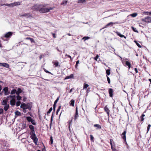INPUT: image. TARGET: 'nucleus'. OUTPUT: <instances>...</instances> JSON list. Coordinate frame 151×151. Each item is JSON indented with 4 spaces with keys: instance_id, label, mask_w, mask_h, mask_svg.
<instances>
[{
    "instance_id": "obj_15",
    "label": "nucleus",
    "mask_w": 151,
    "mask_h": 151,
    "mask_svg": "<svg viewBox=\"0 0 151 151\" xmlns=\"http://www.w3.org/2000/svg\"><path fill=\"white\" fill-rule=\"evenodd\" d=\"M1 66H3L7 68H8L9 67V65L8 64L6 63H1Z\"/></svg>"
},
{
    "instance_id": "obj_21",
    "label": "nucleus",
    "mask_w": 151,
    "mask_h": 151,
    "mask_svg": "<svg viewBox=\"0 0 151 151\" xmlns=\"http://www.w3.org/2000/svg\"><path fill=\"white\" fill-rule=\"evenodd\" d=\"M26 119L29 122H31L33 120V119L30 116H27L26 117Z\"/></svg>"
},
{
    "instance_id": "obj_62",
    "label": "nucleus",
    "mask_w": 151,
    "mask_h": 151,
    "mask_svg": "<svg viewBox=\"0 0 151 151\" xmlns=\"http://www.w3.org/2000/svg\"><path fill=\"white\" fill-rule=\"evenodd\" d=\"M73 89H74V88H72L69 91V93H71Z\"/></svg>"
},
{
    "instance_id": "obj_13",
    "label": "nucleus",
    "mask_w": 151,
    "mask_h": 151,
    "mask_svg": "<svg viewBox=\"0 0 151 151\" xmlns=\"http://www.w3.org/2000/svg\"><path fill=\"white\" fill-rule=\"evenodd\" d=\"M16 104V100L15 99H11L10 101V104L12 106H14Z\"/></svg>"
},
{
    "instance_id": "obj_45",
    "label": "nucleus",
    "mask_w": 151,
    "mask_h": 151,
    "mask_svg": "<svg viewBox=\"0 0 151 151\" xmlns=\"http://www.w3.org/2000/svg\"><path fill=\"white\" fill-rule=\"evenodd\" d=\"M131 16L133 17H136L137 15V13H133L131 15Z\"/></svg>"
},
{
    "instance_id": "obj_24",
    "label": "nucleus",
    "mask_w": 151,
    "mask_h": 151,
    "mask_svg": "<svg viewBox=\"0 0 151 151\" xmlns=\"http://www.w3.org/2000/svg\"><path fill=\"white\" fill-rule=\"evenodd\" d=\"M13 4V5H14V6H17L19 5H20V3L19 2H14L13 3H12Z\"/></svg>"
},
{
    "instance_id": "obj_38",
    "label": "nucleus",
    "mask_w": 151,
    "mask_h": 151,
    "mask_svg": "<svg viewBox=\"0 0 151 151\" xmlns=\"http://www.w3.org/2000/svg\"><path fill=\"white\" fill-rule=\"evenodd\" d=\"M52 107H51L50 109L49 110V111L47 112V115H48L52 111Z\"/></svg>"
},
{
    "instance_id": "obj_12",
    "label": "nucleus",
    "mask_w": 151,
    "mask_h": 151,
    "mask_svg": "<svg viewBox=\"0 0 151 151\" xmlns=\"http://www.w3.org/2000/svg\"><path fill=\"white\" fill-rule=\"evenodd\" d=\"M8 101V99H5L3 100L2 102H1V105L4 106L7 105V102Z\"/></svg>"
},
{
    "instance_id": "obj_1",
    "label": "nucleus",
    "mask_w": 151,
    "mask_h": 151,
    "mask_svg": "<svg viewBox=\"0 0 151 151\" xmlns=\"http://www.w3.org/2000/svg\"><path fill=\"white\" fill-rule=\"evenodd\" d=\"M29 128L30 129V137L33 140L35 144L36 145H37L38 139L35 134L34 127L31 124L29 125Z\"/></svg>"
},
{
    "instance_id": "obj_28",
    "label": "nucleus",
    "mask_w": 151,
    "mask_h": 151,
    "mask_svg": "<svg viewBox=\"0 0 151 151\" xmlns=\"http://www.w3.org/2000/svg\"><path fill=\"white\" fill-rule=\"evenodd\" d=\"M125 63L128 66L129 69H130L131 67V64L128 61H126Z\"/></svg>"
},
{
    "instance_id": "obj_17",
    "label": "nucleus",
    "mask_w": 151,
    "mask_h": 151,
    "mask_svg": "<svg viewBox=\"0 0 151 151\" xmlns=\"http://www.w3.org/2000/svg\"><path fill=\"white\" fill-rule=\"evenodd\" d=\"M21 127L20 128L21 129H25L26 127V124L25 123H22L21 124V125L20 126Z\"/></svg>"
},
{
    "instance_id": "obj_37",
    "label": "nucleus",
    "mask_w": 151,
    "mask_h": 151,
    "mask_svg": "<svg viewBox=\"0 0 151 151\" xmlns=\"http://www.w3.org/2000/svg\"><path fill=\"white\" fill-rule=\"evenodd\" d=\"M131 28L134 31V32H138V31L137 30L136 28H134L133 27H132Z\"/></svg>"
},
{
    "instance_id": "obj_40",
    "label": "nucleus",
    "mask_w": 151,
    "mask_h": 151,
    "mask_svg": "<svg viewBox=\"0 0 151 151\" xmlns=\"http://www.w3.org/2000/svg\"><path fill=\"white\" fill-rule=\"evenodd\" d=\"M90 39V37H84L83 38V39L84 40V41L86 40H88Z\"/></svg>"
},
{
    "instance_id": "obj_3",
    "label": "nucleus",
    "mask_w": 151,
    "mask_h": 151,
    "mask_svg": "<svg viewBox=\"0 0 151 151\" xmlns=\"http://www.w3.org/2000/svg\"><path fill=\"white\" fill-rule=\"evenodd\" d=\"M110 143L111 145V149L112 151H118L115 147V144L112 139L110 140Z\"/></svg>"
},
{
    "instance_id": "obj_55",
    "label": "nucleus",
    "mask_w": 151,
    "mask_h": 151,
    "mask_svg": "<svg viewBox=\"0 0 151 151\" xmlns=\"http://www.w3.org/2000/svg\"><path fill=\"white\" fill-rule=\"evenodd\" d=\"M116 33L117 35H118L119 36H120V35H121V33L118 32H116Z\"/></svg>"
},
{
    "instance_id": "obj_48",
    "label": "nucleus",
    "mask_w": 151,
    "mask_h": 151,
    "mask_svg": "<svg viewBox=\"0 0 151 151\" xmlns=\"http://www.w3.org/2000/svg\"><path fill=\"white\" fill-rule=\"evenodd\" d=\"M50 142L51 144H52L53 142V139L52 137V136L50 137Z\"/></svg>"
},
{
    "instance_id": "obj_58",
    "label": "nucleus",
    "mask_w": 151,
    "mask_h": 151,
    "mask_svg": "<svg viewBox=\"0 0 151 151\" xmlns=\"http://www.w3.org/2000/svg\"><path fill=\"white\" fill-rule=\"evenodd\" d=\"M52 35H53V37L54 38H56V36H55V35L54 33H52Z\"/></svg>"
},
{
    "instance_id": "obj_44",
    "label": "nucleus",
    "mask_w": 151,
    "mask_h": 151,
    "mask_svg": "<svg viewBox=\"0 0 151 151\" xmlns=\"http://www.w3.org/2000/svg\"><path fill=\"white\" fill-rule=\"evenodd\" d=\"M134 42L136 43L137 45L139 47H141V46L140 45L139 43H138L136 41H134Z\"/></svg>"
},
{
    "instance_id": "obj_30",
    "label": "nucleus",
    "mask_w": 151,
    "mask_h": 151,
    "mask_svg": "<svg viewBox=\"0 0 151 151\" xmlns=\"http://www.w3.org/2000/svg\"><path fill=\"white\" fill-rule=\"evenodd\" d=\"M17 99L18 101H19L21 99L22 97L19 96V95H17L16 96Z\"/></svg>"
},
{
    "instance_id": "obj_22",
    "label": "nucleus",
    "mask_w": 151,
    "mask_h": 151,
    "mask_svg": "<svg viewBox=\"0 0 151 151\" xmlns=\"http://www.w3.org/2000/svg\"><path fill=\"white\" fill-rule=\"evenodd\" d=\"M94 127H97V129H101V126L99 124H95L94 125Z\"/></svg>"
},
{
    "instance_id": "obj_49",
    "label": "nucleus",
    "mask_w": 151,
    "mask_h": 151,
    "mask_svg": "<svg viewBox=\"0 0 151 151\" xmlns=\"http://www.w3.org/2000/svg\"><path fill=\"white\" fill-rule=\"evenodd\" d=\"M89 86V85L88 84H84L83 88H86Z\"/></svg>"
},
{
    "instance_id": "obj_60",
    "label": "nucleus",
    "mask_w": 151,
    "mask_h": 151,
    "mask_svg": "<svg viewBox=\"0 0 151 151\" xmlns=\"http://www.w3.org/2000/svg\"><path fill=\"white\" fill-rule=\"evenodd\" d=\"M30 40L31 41V42H34V40L32 38H31V39Z\"/></svg>"
},
{
    "instance_id": "obj_9",
    "label": "nucleus",
    "mask_w": 151,
    "mask_h": 151,
    "mask_svg": "<svg viewBox=\"0 0 151 151\" xmlns=\"http://www.w3.org/2000/svg\"><path fill=\"white\" fill-rule=\"evenodd\" d=\"M126 131H124L123 132L121 135L122 138L126 142Z\"/></svg>"
},
{
    "instance_id": "obj_7",
    "label": "nucleus",
    "mask_w": 151,
    "mask_h": 151,
    "mask_svg": "<svg viewBox=\"0 0 151 151\" xmlns=\"http://www.w3.org/2000/svg\"><path fill=\"white\" fill-rule=\"evenodd\" d=\"M12 34L13 33L12 32H8L5 35L4 37H2L1 38L4 40H5L4 39V37L7 38H10L12 35Z\"/></svg>"
},
{
    "instance_id": "obj_27",
    "label": "nucleus",
    "mask_w": 151,
    "mask_h": 151,
    "mask_svg": "<svg viewBox=\"0 0 151 151\" xmlns=\"http://www.w3.org/2000/svg\"><path fill=\"white\" fill-rule=\"evenodd\" d=\"M32 107V106L30 104L29 105L28 104H27V106L26 107L25 109H28L29 110H30L31 109V108Z\"/></svg>"
},
{
    "instance_id": "obj_2",
    "label": "nucleus",
    "mask_w": 151,
    "mask_h": 151,
    "mask_svg": "<svg viewBox=\"0 0 151 151\" xmlns=\"http://www.w3.org/2000/svg\"><path fill=\"white\" fill-rule=\"evenodd\" d=\"M47 4H40V7L39 9V12L40 13H45L49 12L50 10H52L53 8L50 7L48 8L46 7Z\"/></svg>"
},
{
    "instance_id": "obj_16",
    "label": "nucleus",
    "mask_w": 151,
    "mask_h": 151,
    "mask_svg": "<svg viewBox=\"0 0 151 151\" xmlns=\"http://www.w3.org/2000/svg\"><path fill=\"white\" fill-rule=\"evenodd\" d=\"M113 90L112 88H109V96L110 97H112L113 96Z\"/></svg>"
},
{
    "instance_id": "obj_4",
    "label": "nucleus",
    "mask_w": 151,
    "mask_h": 151,
    "mask_svg": "<svg viewBox=\"0 0 151 151\" xmlns=\"http://www.w3.org/2000/svg\"><path fill=\"white\" fill-rule=\"evenodd\" d=\"M20 17H25L26 18L33 17L32 14L31 13H24L21 14L20 15Z\"/></svg>"
},
{
    "instance_id": "obj_64",
    "label": "nucleus",
    "mask_w": 151,
    "mask_h": 151,
    "mask_svg": "<svg viewBox=\"0 0 151 151\" xmlns=\"http://www.w3.org/2000/svg\"><path fill=\"white\" fill-rule=\"evenodd\" d=\"M134 70L135 71V72L136 73H138V71L137 69L136 68H134Z\"/></svg>"
},
{
    "instance_id": "obj_10",
    "label": "nucleus",
    "mask_w": 151,
    "mask_h": 151,
    "mask_svg": "<svg viewBox=\"0 0 151 151\" xmlns=\"http://www.w3.org/2000/svg\"><path fill=\"white\" fill-rule=\"evenodd\" d=\"M104 110L108 114V116H109L110 110L106 106H105L104 108Z\"/></svg>"
},
{
    "instance_id": "obj_39",
    "label": "nucleus",
    "mask_w": 151,
    "mask_h": 151,
    "mask_svg": "<svg viewBox=\"0 0 151 151\" xmlns=\"http://www.w3.org/2000/svg\"><path fill=\"white\" fill-rule=\"evenodd\" d=\"M58 65L59 63L57 61H56L54 63V65H55V67L58 66Z\"/></svg>"
},
{
    "instance_id": "obj_31",
    "label": "nucleus",
    "mask_w": 151,
    "mask_h": 151,
    "mask_svg": "<svg viewBox=\"0 0 151 151\" xmlns=\"http://www.w3.org/2000/svg\"><path fill=\"white\" fill-rule=\"evenodd\" d=\"M16 96L14 95H10L8 96V98H10L12 99H15V97Z\"/></svg>"
},
{
    "instance_id": "obj_18",
    "label": "nucleus",
    "mask_w": 151,
    "mask_h": 151,
    "mask_svg": "<svg viewBox=\"0 0 151 151\" xmlns=\"http://www.w3.org/2000/svg\"><path fill=\"white\" fill-rule=\"evenodd\" d=\"M115 23H113L112 22H110L109 23H108L104 27V28H105V27H107L109 26H110L111 27H112L113 26V24H115Z\"/></svg>"
},
{
    "instance_id": "obj_6",
    "label": "nucleus",
    "mask_w": 151,
    "mask_h": 151,
    "mask_svg": "<svg viewBox=\"0 0 151 151\" xmlns=\"http://www.w3.org/2000/svg\"><path fill=\"white\" fill-rule=\"evenodd\" d=\"M41 4H37L33 6L31 8L32 9L33 11H39V9Z\"/></svg>"
},
{
    "instance_id": "obj_19",
    "label": "nucleus",
    "mask_w": 151,
    "mask_h": 151,
    "mask_svg": "<svg viewBox=\"0 0 151 151\" xmlns=\"http://www.w3.org/2000/svg\"><path fill=\"white\" fill-rule=\"evenodd\" d=\"M27 104L24 103H22L20 106V107L21 108L24 109V108H25Z\"/></svg>"
},
{
    "instance_id": "obj_50",
    "label": "nucleus",
    "mask_w": 151,
    "mask_h": 151,
    "mask_svg": "<svg viewBox=\"0 0 151 151\" xmlns=\"http://www.w3.org/2000/svg\"><path fill=\"white\" fill-rule=\"evenodd\" d=\"M107 80L108 83L110 84V80L108 76H107Z\"/></svg>"
},
{
    "instance_id": "obj_35",
    "label": "nucleus",
    "mask_w": 151,
    "mask_h": 151,
    "mask_svg": "<svg viewBox=\"0 0 151 151\" xmlns=\"http://www.w3.org/2000/svg\"><path fill=\"white\" fill-rule=\"evenodd\" d=\"M67 3V1H63L62 2L61 4L65 5H66Z\"/></svg>"
},
{
    "instance_id": "obj_14",
    "label": "nucleus",
    "mask_w": 151,
    "mask_h": 151,
    "mask_svg": "<svg viewBox=\"0 0 151 151\" xmlns=\"http://www.w3.org/2000/svg\"><path fill=\"white\" fill-rule=\"evenodd\" d=\"M78 108H77V107H76V113H75V120H76L78 117Z\"/></svg>"
},
{
    "instance_id": "obj_34",
    "label": "nucleus",
    "mask_w": 151,
    "mask_h": 151,
    "mask_svg": "<svg viewBox=\"0 0 151 151\" xmlns=\"http://www.w3.org/2000/svg\"><path fill=\"white\" fill-rule=\"evenodd\" d=\"M15 115L17 116H19L21 115V113L19 111H16L15 113Z\"/></svg>"
},
{
    "instance_id": "obj_43",
    "label": "nucleus",
    "mask_w": 151,
    "mask_h": 151,
    "mask_svg": "<svg viewBox=\"0 0 151 151\" xmlns=\"http://www.w3.org/2000/svg\"><path fill=\"white\" fill-rule=\"evenodd\" d=\"M21 104V102L20 101H18L16 102V105L17 106H20Z\"/></svg>"
},
{
    "instance_id": "obj_20",
    "label": "nucleus",
    "mask_w": 151,
    "mask_h": 151,
    "mask_svg": "<svg viewBox=\"0 0 151 151\" xmlns=\"http://www.w3.org/2000/svg\"><path fill=\"white\" fill-rule=\"evenodd\" d=\"M22 92V90L19 88H18L17 89V95H19V94Z\"/></svg>"
},
{
    "instance_id": "obj_52",
    "label": "nucleus",
    "mask_w": 151,
    "mask_h": 151,
    "mask_svg": "<svg viewBox=\"0 0 151 151\" xmlns=\"http://www.w3.org/2000/svg\"><path fill=\"white\" fill-rule=\"evenodd\" d=\"M3 112V110L2 109H0V114H2Z\"/></svg>"
},
{
    "instance_id": "obj_42",
    "label": "nucleus",
    "mask_w": 151,
    "mask_h": 151,
    "mask_svg": "<svg viewBox=\"0 0 151 151\" xmlns=\"http://www.w3.org/2000/svg\"><path fill=\"white\" fill-rule=\"evenodd\" d=\"M106 73L107 75H109L110 74V70H109L108 69L106 70Z\"/></svg>"
},
{
    "instance_id": "obj_11",
    "label": "nucleus",
    "mask_w": 151,
    "mask_h": 151,
    "mask_svg": "<svg viewBox=\"0 0 151 151\" xmlns=\"http://www.w3.org/2000/svg\"><path fill=\"white\" fill-rule=\"evenodd\" d=\"M59 97H58L57 99L55 101L54 104H53V110L54 111L55 110L56 107V104L58 102L59 99Z\"/></svg>"
},
{
    "instance_id": "obj_36",
    "label": "nucleus",
    "mask_w": 151,
    "mask_h": 151,
    "mask_svg": "<svg viewBox=\"0 0 151 151\" xmlns=\"http://www.w3.org/2000/svg\"><path fill=\"white\" fill-rule=\"evenodd\" d=\"M86 0H78V3H83Z\"/></svg>"
},
{
    "instance_id": "obj_23",
    "label": "nucleus",
    "mask_w": 151,
    "mask_h": 151,
    "mask_svg": "<svg viewBox=\"0 0 151 151\" xmlns=\"http://www.w3.org/2000/svg\"><path fill=\"white\" fill-rule=\"evenodd\" d=\"M17 93V90L15 89H13L11 92L10 94L11 95H13L14 94L16 93V94Z\"/></svg>"
},
{
    "instance_id": "obj_63",
    "label": "nucleus",
    "mask_w": 151,
    "mask_h": 151,
    "mask_svg": "<svg viewBox=\"0 0 151 151\" xmlns=\"http://www.w3.org/2000/svg\"><path fill=\"white\" fill-rule=\"evenodd\" d=\"M10 6L12 7H14V5H13L12 3H11L10 4Z\"/></svg>"
},
{
    "instance_id": "obj_46",
    "label": "nucleus",
    "mask_w": 151,
    "mask_h": 151,
    "mask_svg": "<svg viewBox=\"0 0 151 151\" xmlns=\"http://www.w3.org/2000/svg\"><path fill=\"white\" fill-rule=\"evenodd\" d=\"M90 139L91 141L93 142L94 141V137L92 135H90Z\"/></svg>"
},
{
    "instance_id": "obj_57",
    "label": "nucleus",
    "mask_w": 151,
    "mask_h": 151,
    "mask_svg": "<svg viewBox=\"0 0 151 151\" xmlns=\"http://www.w3.org/2000/svg\"><path fill=\"white\" fill-rule=\"evenodd\" d=\"M119 37H124L125 39H126V37L124 36L123 35H122V34H121V35H120V36Z\"/></svg>"
},
{
    "instance_id": "obj_56",
    "label": "nucleus",
    "mask_w": 151,
    "mask_h": 151,
    "mask_svg": "<svg viewBox=\"0 0 151 151\" xmlns=\"http://www.w3.org/2000/svg\"><path fill=\"white\" fill-rule=\"evenodd\" d=\"M65 56L68 57H69V58H70L71 60V59H72L70 55H68L67 54H66L65 55Z\"/></svg>"
},
{
    "instance_id": "obj_53",
    "label": "nucleus",
    "mask_w": 151,
    "mask_h": 151,
    "mask_svg": "<svg viewBox=\"0 0 151 151\" xmlns=\"http://www.w3.org/2000/svg\"><path fill=\"white\" fill-rule=\"evenodd\" d=\"M99 56L98 55H96V57L94 58V59L96 60H97V59H98V58H99Z\"/></svg>"
},
{
    "instance_id": "obj_26",
    "label": "nucleus",
    "mask_w": 151,
    "mask_h": 151,
    "mask_svg": "<svg viewBox=\"0 0 151 151\" xmlns=\"http://www.w3.org/2000/svg\"><path fill=\"white\" fill-rule=\"evenodd\" d=\"M74 100L73 99H72L70 101V105L72 106H74Z\"/></svg>"
},
{
    "instance_id": "obj_29",
    "label": "nucleus",
    "mask_w": 151,
    "mask_h": 151,
    "mask_svg": "<svg viewBox=\"0 0 151 151\" xmlns=\"http://www.w3.org/2000/svg\"><path fill=\"white\" fill-rule=\"evenodd\" d=\"M73 76V74H71L70 76H67L65 78V79H69V78H72Z\"/></svg>"
},
{
    "instance_id": "obj_51",
    "label": "nucleus",
    "mask_w": 151,
    "mask_h": 151,
    "mask_svg": "<svg viewBox=\"0 0 151 151\" xmlns=\"http://www.w3.org/2000/svg\"><path fill=\"white\" fill-rule=\"evenodd\" d=\"M79 60H77L76 61V65H75L76 68H77V67L78 66V64H79Z\"/></svg>"
},
{
    "instance_id": "obj_8",
    "label": "nucleus",
    "mask_w": 151,
    "mask_h": 151,
    "mask_svg": "<svg viewBox=\"0 0 151 151\" xmlns=\"http://www.w3.org/2000/svg\"><path fill=\"white\" fill-rule=\"evenodd\" d=\"M3 90L4 92L5 95H7L9 94L10 93L8 91V88L7 87H5Z\"/></svg>"
},
{
    "instance_id": "obj_25",
    "label": "nucleus",
    "mask_w": 151,
    "mask_h": 151,
    "mask_svg": "<svg viewBox=\"0 0 151 151\" xmlns=\"http://www.w3.org/2000/svg\"><path fill=\"white\" fill-rule=\"evenodd\" d=\"M9 104L5 106L4 108V110L5 111H7L9 109Z\"/></svg>"
},
{
    "instance_id": "obj_41",
    "label": "nucleus",
    "mask_w": 151,
    "mask_h": 151,
    "mask_svg": "<svg viewBox=\"0 0 151 151\" xmlns=\"http://www.w3.org/2000/svg\"><path fill=\"white\" fill-rule=\"evenodd\" d=\"M31 122L32 124L35 125H36V123L35 122V120H34L33 119V120L31 121Z\"/></svg>"
},
{
    "instance_id": "obj_54",
    "label": "nucleus",
    "mask_w": 151,
    "mask_h": 151,
    "mask_svg": "<svg viewBox=\"0 0 151 151\" xmlns=\"http://www.w3.org/2000/svg\"><path fill=\"white\" fill-rule=\"evenodd\" d=\"M44 71H45L46 73H50V74H52V73L50 72H49V71L46 70V69H44Z\"/></svg>"
},
{
    "instance_id": "obj_5",
    "label": "nucleus",
    "mask_w": 151,
    "mask_h": 151,
    "mask_svg": "<svg viewBox=\"0 0 151 151\" xmlns=\"http://www.w3.org/2000/svg\"><path fill=\"white\" fill-rule=\"evenodd\" d=\"M141 21L147 23H151V17L147 16L144 18L141 19Z\"/></svg>"
},
{
    "instance_id": "obj_59",
    "label": "nucleus",
    "mask_w": 151,
    "mask_h": 151,
    "mask_svg": "<svg viewBox=\"0 0 151 151\" xmlns=\"http://www.w3.org/2000/svg\"><path fill=\"white\" fill-rule=\"evenodd\" d=\"M2 5H5V6H10V4H4Z\"/></svg>"
},
{
    "instance_id": "obj_47",
    "label": "nucleus",
    "mask_w": 151,
    "mask_h": 151,
    "mask_svg": "<svg viewBox=\"0 0 151 151\" xmlns=\"http://www.w3.org/2000/svg\"><path fill=\"white\" fill-rule=\"evenodd\" d=\"M72 122V120L70 121L69 123V124H68V125H69L68 128H69V129L70 130V126H71V125Z\"/></svg>"
},
{
    "instance_id": "obj_32",
    "label": "nucleus",
    "mask_w": 151,
    "mask_h": 151,
    "mask_svg": "<svg viewBox=\"0 0 151 151\" xmlns=\"http://www.w3.org/2000/svg\"><path fill=\"white\" fill-rule=\"evenodd\" d=\"M143 13L147 15H151V12H144Z\"/></svg>"
},
{
    "instance_id": "obj_33",
    "label": "nucleus",
    "mask_w": 151,
    "mask_h": 151,
    "mask_svg": "<svg viewBox=\"0 0 151 151\" xmlns=\"http://www.w3.org/2000/svg\"><path fill=\"white\" fill-rule=\"evenodd\" d=\"M53 116H54V114H52V116H51V120H50V127H51V124H52V122L53 117Z\"/></svg>"
},
{
    "instance_id": "obj_61",
    "label": "nucleus",
    "mask_w": 151,
    "mask_h": 151,
    "mask_svg": "<svg viewBox=\"0 0 151 151\" xmlns=\"http://www.w3.org/2000/svg\"><path fill=\"white\" fill-rule=\"evenodd\" d=\"M141 120H140V121H142V122L144 120V118L143 117H142L141 116Z\"/></svg>"
}]
</instances>
